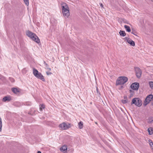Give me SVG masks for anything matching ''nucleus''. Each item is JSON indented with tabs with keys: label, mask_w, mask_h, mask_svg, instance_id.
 <instances>
[{
	"label": "nucleus",
	"mask_w": 153,
	"mask_h": 153,
	"mask_svg": "<svg viewBox=\"0 0 153 153\" xmlns=\"http://www.w3.org/2000/svg\"><path fill=\"white\" fill-rule=\"evenodd\" d=\"M62 12L63 16L65 18H67L70 15L69 8L67 4L65 3H62L61 4Z\"/></svg>",
	"instance_id": "obj_1"
},
{
	"label": "nucleus",
	"mask_w": 153,
	"mask_h": 153,
	"mask_svg": "<svg viewBox=\"0 0 153 153\" xmlns=\"http://www.w3.org/2000/svg\"><path fill=\"white\" fill-rule=\"evenodd\" d=\"M26 34L28 37L30 38L32 40L36 42L39 43L40 42L39 39L34 33L29 31H28L26 32Z\"/></svg>",
	"instance_id": "obj_2"
},
{
	"label": "nucleus",
	"mask_w": 153,
	"mask_h": 153,
	"mask_svg": "<svg viewBox=\"0 0 153 153\" xmlns=\"http://www.w3.org/2000/svg\"><path fill=\"white\" fill-rule=\"evenodd\" d=\"M128 80L127 77L121 76L119 77L116 81V85H117L124 84Z\"/></svg>",
	"instance_id": "obj_3"
},
{
	"label": "nucleus",
	"mask_w": 153,
	"mask_h": 153,
	"mask_svg": "<svg viewBox=\"0 0 153 153\" xmlns=\"http://www.w3.org/2000/svg\"><path fill=\"white\" fill-rule=\"evenodd\" d=\"M33 75L39 79L42 80L43 81H45L44 76L41 73L39 72L37 70L33 68Z\"/></svg>",
	"instance_id": "obj_4"
},
{
	"label": "nucleus",
	"mask_w": 153,
	"mask_h": 153,
	"mask_svg": "<svg viewBox=\"0 0 153 153\" xmlns=\"http://www.w3.org/2000/svg\"><path fill=\"white\" fill-rule=\"evenodd\" d=\"M71 127V124L68 123L64 122L60 124L59 126V127L63 130L68 129Z\"/></svg>",
	"instance_id": "obj_5"
},
{
	"label": "nucleus",
	"mask_w": 153,
	"mask_h": 153,
	"mask_svg": "<svg viewBox=\"0 0 153 153\" xmlns=\"http://www.w3.org/2000/svg\"><path fill=\"white\" fill-rule=\"evenodd\" d=\"M134 104L138 106H140L142 104V102L141 100L138 98H134L132 99L131 104Z\"/></svg>",
	"instance_id": "obj_6"
},
{
	"label": "nucleus",
	"mask_w": 153,
	"mask_h": 153,
	"mask_svg": "<svg viewBox=\"0 0 153 153\" xmlns=\"http://www.w3.org/2000/svg\"><path fill=\"white\" fill-rule=\"evenodd\" d=\"M139 87V83L137 82L133 83L131 85V88L134 90H137L138 89Z\"/></svg>",
	"instance_id": "obj_7"
},
{
	"label": "nucleus",
	"mask_w": 153,
	"mask_h": 153,
	"mask_svg": "<svg viewBox=\"0 0 153 153\" xmlns=\"http://www.w3.org/2000/svg\"><path fill=\"white\" fill-rule=\"evenodd\" d=\"M135 69L137 76L138 78H140L142 74L141 70L138 68H135Z\"/></svg>",
	"instance_id": "obj_8"
},
{
	"label": "nucleus",
	"mask_w": 153,
	"mask_h": 153,
	"mask_svg": "<svg viewBox=\"0 0 153 153\" xmlns=\"http://www.w3.org/2000/svg\"><path fill=\"white\" fill-rule=\"evenodd\" d=\"M67 146L66 145H64L60 148V150L61 152L66 153L67 152Z\"/></svg>",
	"instance_id": "obj_9"
},
{
	"label": "nucleus",
	"mask_w": 153,
	"mask_h": 153,
	"mask_svg": "<svg viewBox=\"0 0 153 153\" xmlns=\"http://www.w3.org/2000/svg\"><path fill=\"white\" fill-rule=\"evenodd\" d=\"M11 100V97L10 96H6L4 97L2 99V101L4 102L7 101H9Z\"/></svg>",
	"instance_id": "obj_10"
},
{
	"label": "nucleus",
	"mask_w": 153,
	"mask_h": 153,
	"mask_svg": "<svg viewBox=\"0 0 153 153\" xmlns=\"http://www.w3.org/2000/svg\"><path fill=\"white\" fill-rule=\"evenodd\" d=\"M127 42H128L132 46H135L134 42V41H133L132 40H131V39H130L129 41H128Z\"/></svg>",
	"instance_id": "obj_11"
},
{
	"label": "nucleus",
	"mask_w": 153,
	"mask_h": 153,
	"mask_svg": "<svg viewBox=\"0 0 153 153\" xmlns=\"http://www.w3.org/2000/svg\"><path fill=\"white\" fill-rule=\"evenodd\" d=\"M148 131L150 135H152L153 133V129L152 128H149L148 129Z\"/></svg>",
	"instance_id": "obj_12"
},
{
	"label": "nucleus",
	"mask_w": 153,
	"mask_h": 153,
	"mask_svg": "<svg viewBox=\"0 0 153 153\" xmlns=\"http://www.w3.org/2000/svg\"><path fill=\"white\" fill-rule=\"evenodd\" d=\"M119 33L120 36H124L126 35V33L124 31L120 30Z\"/></svg>",
	"instance_id": "obj_13"
},
{
	"label": "nucleus",
	"mask_w": 153,
	"mask_h": 153,
	"mask_svg": "<svg viewBox=\"0 0 153 153\" xmlns=\"http://www.w3.org/2000/svg\"><path fill=\"white\" fill-rule=\"evenodd\" d=\"M124 27L126 29V31L128 32H130L131 31V29L130 27L129 26L127 25H125L124 26Z\"/></svg>",
	"instance_id": "obj_14"
},
{
	"label": "nucleus",
	"mask_w": 153,
	"mask_h": 153,
	"mask_svg": "<svg viewBox=\"0 0 153 153\" xmlns=\"http://www.w3.org/2000/svg\"><path fill=\"white\" fill-rule=\"evenodd\" d=\"M79 128L80 129H82L83 127V123L82 122L80 121L78 123Z\"/></svg>",
	"instance_id": "obj_15"
},
{
	"label": "nucleus",
	"mask_w": 153,
	"mask_h": 153,
	"mask_svg": "<svg viewBox=\"0 0 153 153\" xmlns=\"http://www.w3.org/2000/svg\"><path fill=\"white\" fill-rule=\"evenodd\" d=\"M44 63L45 65V68L48 71H51V68L49 67L48 65L45 62H44Z\"/></svg>",
	"instance_id": "obj_16"
},
{
	"label": "nucleus",
	"mask_w": 153,
	"mask_h": 153,
	"mask_svg": "<svg viewBox=\"0 0 153 153\" xmlns=\"http://www.w3.org/2000/svg\"><path fill=\"white\" fill-rule=\"evenodd\" d=\"M12 90L13 93L16 94H17L19 92L18 90L16 88H12Z\"/></svg>",
	"instance_id": "obj_17"
},
{
	"label": "nucleus",
	"mask_w": 153,
	"mask_h": 153,
	"mask_svg": "<svg viewBox=\"0 0 153 153\" xmlns=\"http://www.w3.org/2000/svg\"><path fill=\"white\" fill-rule=\"evenodd\" d=\"M45 108V105H41L39 108L40 111H41L42 110V109Z\"/></svg>",
	"instance_id": "obj_18"
},
{
	"label": "nucleus",
	"mask_w": 153,
	"mask_h": 153,
	"mask_svg": "<svg viewBox=\"0 0 153 153\" xmlns=\"http://www.w3.org/2000/svg\"><path fill=\"white\" fill-rule=\"evenodd\" d=\"M25 4L27 6L29 5V0H23Z\"/></svg>",
	"instance_id": "obj_19"
},
{
	"label": "nucleus",
	"mask_w": 153,
	"mask_h": 153,
	"mask_svg": "<svg viewBox=\"0 0 153 153\" xmlns=\"http://www.w3.org/2000/svg\"><path fill=\"white\" fill-rule=\"evenodd\" d=\"M149 85L150 87L152 88H153V82H149Z\"/></svg>",
	"instance_id": "obj_20"
},
{
	"label": "nucleus",
	"mask_w": 153,
	"mask_h": 153,
	"mask_svg": "<svg viewBox=\"0 0 153 153\" xmlns=\"http://www.w3.org/2000/svg\"><path fill=\"white\" fill-rule=\"evenodd\" d=\"M2 126V123L1 121V118L0 117V131H1V128Z\"/></svg>",
	"instance_id": "obj_21"
},
{
	"label": "nucleus",
	"mask_w": 153,
	"mask_h": 153,
	"mask_svg": "<svg viewBox=\"0 0 153 153\" xmlns=\"http://www.w3.org/2000/svg\"><path fill=\"white\" fill-rule=\"evenodd\" d=\"M122 102L123 103L125 104L127 102V100H122Z\"/></svg>",
	"instance_id": "obj_22"
},
{
	"label": "nucleus",
	"mask_w": 153,
	"mask_h": 153,
	"mask_svg": "<svg viewBox=\"0 0 153 153\" xmlns=\"http://www.w3.org/2000/svg\"><path fill=\"white\" fill-rule=\"evenodd\" d=\"M130 38L128 37H125L124 38V39L125 40H126L127 42H128L130 39Z\"/></svg>",
	"instance_id": "obj_23"
},
{
	"label": "nucleus",
	"mask_w": 153,
	"mask_h": 153,
	"mask_svg": "<svg viewBox=\"0 0 153 153\" xmlns=\"http://www.w3.org/2000/svg\"><path fill=\"white\" fill-rule=\"evenodd\" d=\"M25 105L27 106L30 105H31V103L29 102H27L25 104Z\"/></svg>",
	"instance_id": "obj_24"
},
{
	"label": "nucleus",
	"mask_w": 153,
	"mask_h": 153,
	"mask_svg": "<svg viewBox=\"0 0 153 153\" xmlns=\"http://www.w3.org/2000/svg\"><path fill=\"white\" fill-rule=\"evenodd\" d=\"M149 144H150V146H152V143H153V142H152V141L151 140H149Z\"/></svg>",
	"instance_id": "obj_25"
},
{
	"label": "nucleus",
	"mask_w": 153,
	"mask_h": 153,
	"mask_svg": "<svg viewBox=\"0 0 153 153\" xmlns=\"http://www.w3.org/2000/svg\"><path fill=\"white\" fill-rule=\"evenodd\" d=\"M97 94H98V95H100V92L99 91H98V88L97 87Z\"/></svg>",
	"instance_id": "obj_26"
},
{
	"label": "nucleus",
	"mask_w": 153,
	"mask_h": 153,
	"mask_svg": "<svg viewBox=\"0 0 153 153\" xmlns=\"http://www.w3.org/2000/svg\"><path fill=\"white\" fill-rule=\"evenodd\" d=\"M46 73L48 75H51L52 74V73L51 72H46Z\"/></svg>",
	"instance_id": "obj_27"
},
{
	"label": "nucleus",
	"mask_w": 153,
	"mask_h": 153,
	"mask_svg": "<svg viewBox=\"0 0 153 153\" xmlns=\"http://www.w3.org/2000/svg\"><path fill=\"white\" fill-rule=\"evenodd\" d=\"M10 79L11 81L12 82H14V79L13 78H10Z\"/></svg>",
	"instance_id": "obj_28"
},
{
	"label": "nucleus",
	"mask_w": 153,
	"mask_h": 153,
	"mask_svg": "<svg viewBox=\"0 0 153 153\" xmlns=\"http://www.w3.org/2000/svg\"><path fill=\"white\" fill-rule=\"evenodd\" d=\"M100 6L102 7H103V5L101 3H100Z\"/></svg>",
	"instance_id": "obj_29"
},
{
	"label": "nucleus",
	"mask_w": 153,
	"mask_h": 153,
	"mask_svg": "<svg viewBox=\"0 0 153 153\" xmlns=\"http://www.w3.org/2000/svg\"><path fill=\"white\" fill-rule=\"evenodd\" d=\"M37 153H41V151H38V152H37Z\"/></svg>",
	"instance_id": "obj_30"
},
{
	"label": "nucleus",
	"mask_w": 153,
	"mask_h": 153,
	"mask_svg": "<svg viewBox=\"0 0 153 153\" xmlns=\"http://www.w3.org/2000/svg\"><path fill=\"white\" fill-rule=\"evenodd\" d=\"M152 146H153V143H152Z\"/></svg>",
	"instance_id": "obj_31"
},
{
	"label": "nucleus",
	"mask_w": 153,
	"mask_h": 153,
	"mask_svg": "<svg viewBox=\"0 0 153 153\" xmlns=\"http://www.w3.org/2000/svg\"><path fill=\"white\" fill-rule=\"evenodd\" d=\"M126 97H124V98H126Z\"/></svg>",
	"instance_id": "obj_32"
},
{
	"label": "nucleus",
	"mask_w": 153,
	"mask_h": 153,
	"mask_svg": "<svg viewBox=\"0 0 153 153\" xmlns=\"http://www.w3.org/2000/svg\"><path fill=\"white\" fill-rule=\"evenodd\" d=\"M132 33V34H134V33Z\"/></svg>",
	"instance_id": "obj_33"
},
{
	"label": "nucleus",
	"mask_w": 153,
	"mask_h": 153,
	"mask_svg": "<svg viewBox=\"0 0 153 153\" xmlns=\"http://www.w3.org/2000/svg\"><path fill=\"white\" fill-rule=\"evenodd\" d=\"M96 124H97V123L96 122H95Z\"/></svg>",
	"instance_id": "obj_34"
},
{
	"label": "nucleus",
	"mask_w": 153,
	"mask_h": 153,
	"mask_svg": "<svg viewBox=\"0 0 153 153\" xmlns=\"http://www.w3.org/2000/svg\"><path fill=\"white\" fill-rule=\"evenodd\" d=\"M151 1H152V0H151Z\"/></svg>",
	"instance_id": "obj_35"
}]
</instances>
